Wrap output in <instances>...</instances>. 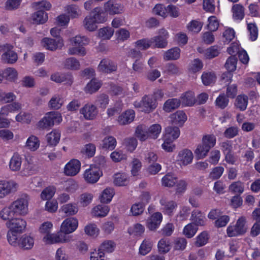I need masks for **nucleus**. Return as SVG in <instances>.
<instances>
[{
    "instance_id": "obj_22",
    "label": "nucleus",
    "mask_w": 260,
    "mask_h": 260,
    "mask_svg": "<svg viewBox=\"0 0 260 260\" xmlns=\"http://www.w3.org/2000/svg\"><path fill=\"white\" fill-rule=\"evenodd\" d=\"M148 127L146 125H139L135 131V136L140 141H145L149 138Z\"/></svg>"
},
{
    "instance_id": "obj_9",
    "label": "nucleus",
    "mask_w": 260,
    "mask_h": 260,
    "mask_svg": "<svg viewBox=\"0 0 260 260\" xmlns=\"http://www.w3.org/2000/svg\"><path fill=\"white\" fill-rule=\"evenodd\" d=\"M6 225L10 229L9 230L18 233H22L26 228V222L22 218H15L8 220Z\"/></svg>"
},
{
    "instance_id": "obj_8",
    "label": "nucleus",
    "mask_w": 260,
    "mask_h": 260,
    "mask_svg": "<svg viewBox=\"0 0 260 260\" xmlns=\"http://www.w3.org/2000/svg\"><path fill=\"white\" fill-rule=\"evenodd\" d=\"M193 158L192 151L188 149H183L178 152L176 157V162L181 167L186 166L192 162Z\"/></svg>"
},
{
    "instance_id": "obj_11",
    "label": "nucleus",
    "mask_w": 260,
    "mask_h": 260,
    "mask_svg": "<svg viewBox=\"0 0 260 260\" xmlns=\"http://www.w3.org/2000/svg\"><path fill=\"white\" fill-rule=\"evenodd\" d=\"M161 210L165 214L169 216L173 214L177 207V204L174 201L169 200L166 197H162L159 201Z\"/></svg>"
},
{
    "instance_id": "obj_35",
    "label": "nucleus",
    "mask_w": 260,
    "mask_h": 260,
    "mask_svg": "<svg viewBox=\"0 0 260 260\" xmlns=\"http://www.w3.org/2000/svg\"><path fill=\"white\" fill-rule=\"evenodd\" d=\"M233 17L235 20H241L244 17V8L240 4L234 5L232 8Z\"/></svg>"
},
{
    "instance_id": "obj_25",
    "label": "nucleus",
    "mask_w": 260,
    "mask_h": 260,
    "mask_svg": "<svg viewBox=\"0 0 260 260\" xmlns=\"http://www.w3.org/2000/svg\"><path fill=\"white\" fill-rule=\"evenodd\" d=\"M96 107L92 104H86L80 110V113L86 119H92L96 115Z\"/></svg>"
},
{
    "instance_id": "obj_37",
    "label": "nucleus",
    "mask_w": 260,
    "mask_h": 260,
    "mask_svg": "<svg viewBox=\"0 0 260 260\" xmlns=\"http://www.w3.org/2000/svg\"><path fill=\"white\" fill-rule=\"evenodd\" d=\"M115 194L112 188H106L102 192L100 196V201L102 203H109Z\"/></svg>"
},
{
    "instance_id": "obj_13",
    "label": "nucleus",
    "mask_w": 260,
    "mask_h": 260,
    "mask_svg": "<svg viewBox=\"0 0 260 260\" xmlns=\"http://www.w3.org/2000/svg\"><path fill=\"white\" fill-rule=\"evenodd\" d=\"M41 45L47 50L55 51L63 46V41L62 38H58L55 40L49 38H44L41 40Z\"/></svg>"
},
{
    "instance_id": "obj_16",
    "label": "nucleus",
    "mask_w": 260,
    "mask_h": 260,
    "mask_svg": "<svg viewBox=\"0 0 260 260\" xmlns=\"http://www.w3.org/2000/svg\"><path fill=\"white\" fill-rule=\"evenodd\" d=\"M162 215L160 212L153 214L147 221L146 226L151 231H155L159 226L162 221Z\"/></svg>"
},
{
    "instance_id": "obj_23",
    "label": "nucleus",
    "mask_w": 260,
    "mask_h": 260,
    "mask_svg": "<svg viewBox=\"0 0 260 260\" xmlns=\"http://www.w3.org/2000/svg\"><path fill=\"white\" fill-rule=\"evenodd\" d=\"M180 134V132L178 127L169 126L165 129V134L164 138L174 141L179 137Z\"/></svg>"
},
{
    "instance_id": "obj_6",
    "label": "nucleus",
    "mask_w": 260,
    "mask_h": 260,
    "mask_svg": "<svg viewBox=\"0 0 260 260\" xmlns=\"http://www.w3.org/2000/svg\"><path fill=\"white\" fill-rule=\"evenodd\" d=\"M169 37L168 31L165 29L159 30L158 35L151 38L152 46L158 48H164L168 44Z\"/></svg>"
},
{
    "instance_id": "obj_7",
    "label": "nucleus",
    "mask_w": 260,
    "mask_h": 260,
    "mask_svg": "<svg viewBox=\"0 0 260 260\" xmlns=\"http://www.w3.org/2000/svg\"><path fill=\"white\" fill-rule=\"evenodd\" d=\"M78 226V220L75 217H68L61 224L60 232L67 235L74 232Z\"/></svg>"
},
{
    "instance_id": "obj_34",
    "label": "nucleus",
    "mask_w": 260,
    "mask_h": 260,
    "mask_svg": "<svg viewBox=\"0 0 260 260\" xmlns=\"http://www.w3.org/2000/svg\"><path fill=\"white\" fill-rule=\"evenodd\" d=\"M60 138V133L56 129L52 131L46 136L48 144L53 146H55L58 143Z\"/></svg>"
},
{
    "instance_id": "obj_52",
    "label": "nucleus",
    "mask_w": 260,
    "mask_h": 260,
    "mask_svg": "<svg viewBox=\"0 0 260 260\" xmlns=\"http://www.w3.org/2000/svg\"><path fill=\"white\" fill-rule=\"evenodd\" d=\"M96 151L95 146L91 144H88L84 146L81 150V153L85 157L88 158L92 157Z\"/></svg>"
},
{
    "instance_id": "obj_28",
    "label": "nucleus",
    "mask_w": 260,
    "mask_h": 260,
    "mask_svg": "<svg viewBox=\"0 0 260 260\" xmlns=\"http://www.w3.org/2000/svg\"><path fill=\"white\" fill-rule=\"evenodd\" d=\"M191 218L197 226H203L205 224L206 221L205 216L198 210H194L192 212Z\"/></svg>"
},
{
    "instance_id": "obj_64",
    "label": "nucleus",
    "mask_w": 260,
    "mask_h": 260,
    "mask_svg": "<svg viewBox=\"0 0 260 260\" xmlns=\"http://www.w3.org/2000/svg\"><path fill=\"white\" fill-rule=\"evenodd\" d=\"M157 246L159 251L161 253H167L171 248L169 240L166 238L160 239L158 243Z\"/></svg>"
},
{
    "instance_id": "obj_62",
    "label": "nucleus",
    "mask_w": 260,
    "mask_h": 260,
    "mask_svg": "<svg viewBox=\"0 0 260 260\" xmlns=\"http://www.w3.org/2000/svg\"><path fill=\"white\" fill-rule=\"evenodd\" d=\"M15 215L11 208V204L9 207L4 208L0 212V216L4 220H10L13 216Z\"/></svg>"
},
{
    "instance_id": "obj_5",
    "label": "nucleus",
    "mask_w": 260,
    "mask_h": 260,
    "mask_svg": "<svg viewBox=\"0 0 260 260\" xmlns=\"http://www.w3.org/2000/svg\"><path fill=\"white\" fill-rule=\"evenodd\" d=\"M72 240L71 236L63 235L60 231L57 234H49L44 236L43 241L46 244L67 243Z\"/></svg>"
},
{
    "instance_id": "obj_24",
    "label": "nucleus",
    "mask_w": 260,
    "mask_h": 260,
    "mask_svg": "<svg viewBox=\"0 0 260 260\" xmlns=\"http://www.w3.org/2000/svg\"><path fill=\"white\" fill-rule=\"evenodd\" d=\"M21 164L22 157L18 153H14L10 160L9 168L12 171H18L21 168Z\"/></svg>"
},
{
    "instance_id": "obj_1",
    "label": "nucleus",
    "mask_w": 260,
    "mask_h": 260,
    "mask_svg": "<svg viewBox=\"0 0 260 260\" xmlns=\"http://www.w3.org/2000/svg\"><path fill=\"white\" fill-rule=\"evenodd\" d=\"M29 197L27 194L20 195L11 204L14 213L17 216H25L28 212Z\"/></svg>"
},
{
    "instance_id": "obj_42",
    "label": "nucleus",
    "mask_w": 260,
    "mask_h": 260,
    "mask_svg": "<svg viewBox=\"0 0 260 260\" xmlns=\"http://www.w3.org/2000/svg\"><path fill=\"white\" fill-rule=\"evenodd\" d=\"M116 139L112 136L106 137L102 141V146L105 149L113 150L116 146Z\"/></svg>"
},
{
    "instance_id": "obj_58",
    "label": "nucleus",
    "mask_w": 260,
    "mask_h": 260,
    "mask_svg": "<svg viewBox=\"0 0 260 260\" xmlns=\"http://www.w3.org/2000/svg\"><path fill=\"white\" fill-rule=\"evenodd\" d=\"M149 138L155 139L158 138L161 131V127L159 124H154L148 127Z\"/></svg>"
},
{
    "instance_id": "obj_49",
    "label": "nucleus",
    "mask_w": 260,
    "mask_h": 260,
    "mask_svg": "<svg viewBox=\"0 0 260 260\" xmlns=\"http://www.w3.org/2000/svg\"><path fill=\"white\" fill-rule=\"evenodd\" d=\"M216 138L213 134H208L204 135L202 140V143L211 149L216 144Z\"/></svg>"
},
{
    "instance_id": "obj_54",
    "label": "nucleus",
    "mask_w": 260,
    "mask_h": 260,
    "mask_svg": "<svg viewBox=\"0 0 260 260\" xmlns=\"http://www.w3.org/2000/svg\"><path fill=\"white\" fill-rule=\"evenodd\" d=\"M152 242L148 239H145L139 247V252L141 255H145L151 250Z\"/></svg>"
},
{
    "instance_id": "obj_2",
    "label": "nucleus",
    "mask_w": 260,
    "mask_h": 260,
    "mask_svg": "<svg viewBox=\"0 0 260 260\" xmlns=\"http://www.w3.org/2000/svg\"><path fill=\"white\" fill-rule=\"evenodd\" d=\"M134 106L135 108L141 109L142 111L149 113L157 107V103L152 95H145L140 101H135Z\"/></svg>"
},
{
    "instance_id": "obj_30",
    "label": "nucleus",
    "mask_w": 260,
    "mask_h": 260,
    "mask_svg": "<svg viewBox=\"0 0 260 260\" xmlns=\"http://www.w3.org/2000/svg\"><path fill=\"white\" fill-rule=\"evenodd\" d=\"M129 182L128 176L125 173H117L113 177V183L118 186L126 185Z\"/></svg>"
},
{
    "instance_id": "obj_17",
    "label": "nucleus",
    "mask_w": 260,
    "mask_h": 260,
    "mask_svg": "<svg viewBox=\"0 0 260 260\" xmlns=\"http://www.w3.org/2000/svg\"><path fill=\"white\" fill-rule=\"evenodd\" d=\"M84 178L89 183H94L98 181V168L96 165H92L85 170Z\"/></svg>"
},
{
    "instance_id": "obj_47",
    "label": "nucleus",
    "mask_w": 260,
    "mask_h": 260,
    "mask_svg": "<svg viewBox=\"0 0 260 260\" xmlns=\"http://www.w3.org/2000/svg\"><path fill=\"white\" fill-rule=\"evenodd\" d=\"M114 30L110 27H104L99 29V37L102 40H109L113 35Z\"/></svg>"
},
{
    "instance_id": "obj_26",
    "label": "nucleus",
    "mask_w": 260,
    "mask_h": 260,
    "mask_svg": "<svg viewBox=\"0 0 260 260\" xmlns=\"http://www.w3.org/2000/svg\"><path fill=\"white\" fill-rule=\"evenodd\" d=\"M171 119L173 124L181 126L187 120V116L183 111H177L171 115Z\"/></svg>"
},
{
    "instance_id": "obj_45",
    "label": "nucleus",
    "mask_w": 260,
    "mask_h": 260,
    "mask_svg": "<svg viewBox=\"0 0 260 260\" xmlns=\"http://www.w3.org/2000/svg\"><path fill=\"white\" fill-rule=\"evenodd\" d=\"M64 11L69 14V17L75 18L81 15L78 7L75 5H68L64 7Z\"/></svg>"
},
{
    "instance_id": "obj_19",
    "label": "nucleus",
    "mask_w": 260,
    "mask_h": 260,
    "mask_svg": "<svg viewBox=\"0 0 260 260\" xmlns=\"http://www.w3.org/2000/svg\"><path fill=\"white\" fill-rule=\"evenodd\" d=\"M180 100L182 107L192 106L196 102L194 93L191 91L183 93Z\"/></svg>"
},
{
    "instance_id": "obj_32",
    "label": "nucleus",
    "mask_w": 260,
    "mask_h": 260,
    "mask_svg": "<svg viewBox=\"0 0 260 260\" xmlns=\"http://www.w3.org/2000/svg\"><path fill=\"white\" fill-rule=\"evenodd\" d=\"M181 105V101L180 99H170L167 100L163 107L164 110L167 112H170L178 108Z\"/></svg>"
},
{
    "instance_id": "obj_15",
    "label": "nucleus",
    "mask_w": 260,
    "mask_h": 260,
    "mask_svg": "<svg viewBox=\"0 0 260 260\" xmlns=\"http://www.w3.org/2000/svg\"><path fill=\"white\" fill-rule=\"evenodd\" d=\"M123 8L122 5L116 3L112 0L105 3L104 6L105 12L110 15L120 14L123 11Z\"/></svg>"
},
{
    "instance_id": "obj_10",
    "label": "nucleus",
    "mask_w": 260,
    "mask_h": 260,
    "mask_svg": "<svg viewBox=\"0 0 260 260\" xmlns=\"http://www.w3.org/2000/svg\"><path fill=\"white\" fill-rule=\"evenodd\" d=\"M80 161L76 159H72L65 165L63 173L68 176H74L80 172Z\"/></svg>"
},
{
    "instance_id": "obj_56",
    "label": "nucleus",
    "mask_w": 260,
    "mask_h": 260,
    "mask_svg": "<svg viewBox=\"0 0 260 260\" xmlns=\"http://www.w3.org/2000/svg\"><path fill=\"white\" fill-rule=\"evenodd\" d=\"M144 231V226L140 223H136L128 229V233L129 235L134 236H141Z\"/></svg>"
},
{
    "instance_id": "obj_48",
    "label": "nucleus",
    "mask_w": 260,
    "mask_h": 260,
    "mask_svg": "<svg viewBox=\"0 0 260 260\" xmlns=\"http://www.w3.org/2000/svg\"><path fill=\"white\" fill-rule=\"evenodd\" d=\"M64 65L66 68L72 70H79L80 67L79 61L74 57H69L66 59Z\"/></svg>"
},
{
    "instance_id": "obj_21",
    "label": "nucleus",
    "mask_w": 260,
    "mask_h": 260,
    "mask_svg": "<svg viewBox=\"0 0 260 260\" xmlns=\"http://www.w3.org/2000/svg\"><path fill=\"white\" fill-rule=\"evenodd\" d=\"M135 117V112L129 109L122 113L118 119V123L121 125H126L131 123Z\"/></svg>"
},
{
    "instance_id": "obj_40",
    "label": "nucleus",
    "mask_w": 260,
    "mask_h": 260,
    "mask_svg": "<svg viewBox=\"0 0 260 260\" xmlns=\"http://www.w3.org/2000/svg\"><path fill=\"white\" fill-rule=\"evenodd\" d=\"M63 105V101L59 94L54 95L48 102V105L50 109L58 110Z\"/></svg>"
},
{
    "instance_id": "obj_38",
    "label": "nucleus",
    "mask_w": 260,
    "mask_h": 260,
    "mask_svg": "<svg viewBox=\"0 0 260 260\" xmlns=\"http://www.w3.org/2000/svg\"><path fill=\"white\" fill-rule=\"evenodd\" d=\"M180 49L178 47H174L165 52L164 59L166 60H176L180 57Z\"/></svg>"
},
{
    "instance_id": "obj_20",
    "label": "nucleus",
    "mask_w": 260,
    "mask_h": 260,
    "mask_svg": "<svg viewBox=\"0 0 260 260\" xmlns=\"http://www.w3.org/2000/svg\"><path fill=\"white\" fill-rule=\"evenodd\" d=\"M116 247V244L114 242L111 240H107L104 241L101 245L100 249H99V260H106L103 257H104V253L100 251V250H103L108 253L112 252Z\"/></svg>"
},
{
    "instance_id": "obj_50",
    "label": "nucleus",
    "mask_w": 260,
    "mask_h": 260,
    "mask_svg": "<svg viewBox=\"0 0 260 260\" xmlns=\"http://www.w3.org/2000/svg\"><path fill=\"white\" fill-rule=\"evenodd\" d=\"M216 78L215 74L213 72H204L201 76L202 82L206 86L214 83Z\"/></svg>"
},
{
    "instance_id": "obj_60",
    "label": "nucleus",
    "mask_w": 260,
    "mask_h": 260,
    "mask_svg": "<svg viewBox=\"0 0 260 260\" xmlns=\"http://www.w3.org/2000/svg\"><path fill=\"white\" fill-rule=\"evenodd\" d=\"M237 58L232 55L229 57L225 63V67L228 71L233 72L236 70L237 68Z\"/></svg>"
},
{
    "instance_id": "obj_33",
    "label": "nucleus",
    "mask_w": 260,
    "mask_h": 260,
    "mask_svg": "<svg viewBox=\"0 0 260 260\" xmlns=\"http://www.w3.org/2000/svg\"><path fill=\"white\" fill-rule=\"evenodd\" d=\"M50 79L52 81L56 83H61L67 82V83L71 84L72 82V78L70 74H63L56 73L51 76Z\"/></svg>"
},
{
    "instance_id": "obj_27",
    "label": "nucleus",
    "mask_w": 260,
    "mask_h": 260,
    "mask_svg": "<svg viewBox=\"0 0 260 260\" xmlns=\"http://www.w3.org/2000/svg\"><path fill=\"white\" fill-rule=\"evenodd\" d=\"M248 103V96L245 94H239L236 98L234 105L237 109L244 111L246 109Z\"/></svg>"
},
{
    "instance_id": "obj_41",
    "label": "nucleus",
    "mask_w": 260,
    "mask_h": 260,
    "mask_svg": "<svg viewBox=\"0 0 260 260\" xmlns=\"http://www.w3.org/2000/svg\"><path fill=\"white\" fill-rule=\"evenodd\" d=\"M177 180L175 175L168 173L161 179L162 185L165 187H171L176 184Z\"/></svg>"
},
{
    "instance_id": "obj_39",
    "label": "nucleus",
    "mask_w": 260,
    "mask_h": 260,
    "mask_svg": "<svg viewBox=\"0 0 260 260\" xmlns=\"http://www.w3.org/2000/svg\"><path fill=\"white\" fill-rule=\"evenodd\" d=\"M62 212L67 216H72L78 212V207L76 204L68 203L63 205L61 208Z\"/></svg>"
},
{
    "instance_id": "obj_18",
    "label": "nucleus",
    "mask_w": 260,
    "mask_h": 260,
    "mask_svg": "<svg viewBox=\"0 0 260 260\" xmlns=\"http://www.w3.org/2000/svg\"><path fill=\"white\" fill-rule=\"evenodd\" d=\"M117 68L116 64L108 59H103L99 64V70L106 73L114 72L116 71Z\"/></svg>"
},
{
    "instance_id": "obj_63",
    "label": "nucleus",
    "mask_w": 260,
    "mask_h": 260,
    "mask_svg": "<svg viewBox=\"0 0 260 260\" xmlns=\"http://www.w3.org/2000/svg\"><path fill=\"white\" fill-rule=\"evenodd\" d=\"M123 144L128 151L133 152L136 149L138 142L136 138L132 137L125 139Z\"/></svg>"
},
{
    "instance_id": "obj_51",
    "label": "nucleus",
    "mask_w": 260,
    "mask_h": 260,
    "mask_svg": "<svg viewBox=\"0 0 260 260\" xmlns=\"http://www.w3.org/2000/svg\"><path fill=\"white\" fill-rule=\"evenodd\" d=\"M3 75L8 81H15L17 79L18 73L15 69L8 68L4 70Z\"/></svg>"
},
{
    "instance_id": "obj_44",
    "label": "nucleus",
    "mask_w": 260,
    "mask_h": 260,
    "mask_svg": "<svg viewBox=\"0 0 260 260\" xmlns=\"http://www.w3.org/2000/svg\"><path fill=\"white\" fill-rule=\"evenodd\" d=\"M210 149L202 143L199 144L194 151L196 157L198 159H202L205 157L210 151Z\"/></svg>"
},
{
    "instance_id": "obj_3",
    "label": "nucleus",
    "mask_w": 260,
    "mask_h": 260,
    "mask_svg": "<svg viewBox=\"0 0 260 260\" xmlns=\"http://www.w3.org/2000/svg\"><path fill=\"white\" fill-rule=\"evenodd\" d=\"M245 223V218L241 216L238 219L235 225H230L226 229L228 237H236L244 234L247 229Z\"/></svg>"
},
{
    "instance_id": "obj_55",
    "label": "nucleus",
    "mask_w": 260,
    "mask_h": 260,
    "mask_svg": "<svg viewBox=\"0 0 260 260\" xmlns=\"http://www.w3.org/2000/svg\"><path fill=\"white\" fill-rule=\"evenodd\" d=\"M224 171V168L221 166L214 167L209 173L208 178L212 180L218 179L222 176Z\"/></svg>"
},
{
    "instance_id": "obj_36",
    "label": "nucleus",
    "mask_w": 260,
    "mask_h": 260,
    "mask_svg": "<svg viewBox=\"0 0 260 260\" xmlns=\"http://www.w3.org/2000/svg\"><path fill=\"white\" fill-rule=\"evenodd\" d=\"M17 96L13 92H6L0 89V102L2 104H7L16 100Z\"/></svg>"
},
{
    "instance_id": "obj_12",
    "label": "nucleus",
    "mask_w": 260,
    "mask_h": 260,
    "mask_svg": "<svg viewBox=\"0 0 260 260\" xmlns=\"http://www.w3.org/2000/svg\"><path fill=\"white\" fill-rule=\"evenodd\" d=\"M13 46L6 44L4 46V52L2 55V60L7 63H14L18 59L17 54L14 51Z\"/></svg>"
},
{
    "instance_id": "obj_59",
    "label": "nucleus",
    "mask_w": 260,
    "mask_h": 260,
    "mask_svg": "<svg viewBox=\"0 0 260 260\" xmlns=\"http://www.w3.org/2000/svg\"><path fill=\"white\" fill-rule=\"evenodd\" d=\"M215 103L216 106L223 109L228 106L229 100L224 94H221L216 98Z\"/></svg>"
},
{
    "instance_id": "obj_53",
    "label": "nucleus",
    "mask_w": 260,
    "mask_h": 260,
    "mask_svg": "<svg viewBox=\"0 0 260 260\" xmlns=\"http://www.w3.org/2000/svg\"><path fill=\"white\" fill-rule=\"evenodd\" d=\"M56 189L53 186H48L45 188L40 194L41 198L43 200H50L54 195Z\"/></svg>"
},
{
    "instance_id": "obj_4",
    "label": "nucleus",
    "mask_w": 260,
    "mask_h": 260,
    "mask_svg": "<svg viewBox=\"0 0 260 260\" xmlns=\"http://www.w3.org/2000/svg\"><path fill=\"white\" fill-rule=\"evenodd\" d=\"M18 184L13 180H0V198L14 193L18 189Z\"/></svg>"
},
{
    "instance_id": "obj_31",
    "label": "nucleus",
    "mask_w": 260,
    "mask_h": 260,
    "mask_svg": "<svg viewBox=\"0 0 260 260\" xmlns=\"http://www.w3.org/2000/svg\"><path fill=\"white\" fill-rule=\"evenodd\" d=\"M31 19L35 24H43L47 21L48 15L44 11H38L31 15Z\"/></svg>"
},
{
    "instance_id": "obj_46",
    "label": "nucleus",
    "mask_w": 260,
    "mask_h": 260,
    "mask_svg": "<svg viewBox=\"0 0 260 260\" xmlns=\"http://www.w3.org/2000/svg\"><path fill=\"white\" fill-rule=\"evenodd\" d=\"M84 91L87 94H92L98 91V79L93 77L88 82L84 88Z\"/></svg>"
},
{
    "instance_id": "obj_14",
    "label": "nucleus",
    "mask_w": 260,
    "mask_h": 260,
    "mask_svg": "<svg viewBox=\"0 0 260 260\" xmlns=\"http://www.w3.org/2000/svg\"><path fill=\"white\" fill-rule=\"evenodd\" d=\"M96 9V7L94 8L93 11L84 20V25L85 28L89 31H94L98 27Z\"/></svg>"
},
{
    "instance_id": "obj_61",
    "label": "nucleus",
    "mask_w": 260,
    "mask_h": 260,
    "mask_svg": "<svg viewBox=\"0 0 260 260\" xmlns=\"http://www.w3.org/2000/svg\"><path fill=\"white\" fill-rule=\"evenodd\" d=\"M198 228L194 223H189L183 229V234L189 238L192 237L197 233Z\"/></svg>"
},
{
    "instance_id": "obj_43",
    "label": "nucleus",
    "mask_w": 260,
    "mask_h": 260,
    "mask_svg": "<svg viewBox=\"0 0 260 260\" xmlns=\"http://www.w3.org/2000/svg\"><path fill=\"white\" fill-rule=\"evenodd\" d=\"M34 244L32 237L24 235L20 239V246L25 249H31Z\"/></svg>"
},
{
    "instance_id": "obj_57",
    "label": "nucleus",
    "mask_w": 260,
    "mask_h": 260,
    "mask_svg": "<svg viewBox=\"0 0 260 260\" xmlns=\"http://www.w3.org/2000/svg\"><path fill=\"white\" fill-rule=\"evenodd\" d=\"M244 185L241 181H236L232 183L229 186V190L236 194H240L244 191Z\"/></svg>"
},
{
    "instance_id": "obj_29",
    "label": "nucleus",
    "mask_w": 260,
    "mask_h": 260,
    "mask_svg": "<svg viewBox=\"0 0 260 260\" xmlns=\"http://www.w3.org/2000/svg\"><path fill=\"white\" fill-rule=\"evenodd\" d=\"M40 142L38 138L31 135L28 138L25 143V147L31 151H35L40 146Z\"/></svg>"
}]
</instances>
